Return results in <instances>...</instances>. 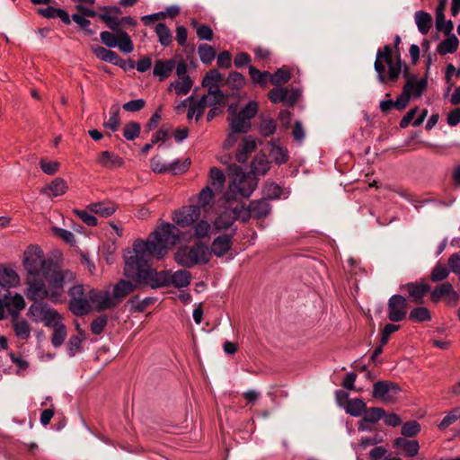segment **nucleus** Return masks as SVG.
Here are the masks:
<instances>
[{"instance_id": "obj_1", "label": "nucleus", "mask_w": 460, "mask_h": 460, "mask_svg": "<svg viewBox=\"0 0 460 460\" xmlns=\"http://www.w3.org/2000/svg\"><path fill=\"white\" fill-rule=\"evenodd\" d=\"M179 230L171 223L162 224L146 241L137 239L133 250L124 255V275L139 285L153 289L171 286V271H157L150 264L151 258L160 260L168 252V244L179 240Z\"/></svg>"}, {"instance_id": "obj_2", "label": "nucleus", "mask_w": 460, "mask_h": 460, "mask_svg": "<svg viewBox=\"0 0 460 460\" xmlns=\"http://www.w3.org/2000/svg\"><path fill=\"white\" fill-rule=\"evenodd\" d=\"M374 69L382 84H394L401 75V56H394V49L385 45L376 51Z\"/></svg>"}, {"instance_id": "obj_3", "label": "nucleus", "mask_w": 460, "mask_h": 460, "mask_svg": "<svg viewBox=\"0 0 460 460\" xmlns=\"http://www.w3.org/2000/svg\"><path fill=\"white\" fill-rule=\"evenodd\" d=\"M175 262L186 269L209 262L208 246L203 242H196L192 245L180 246L174 252Z\"/></svg>"}, {"instance_id": "obj_4", "label": "nucleus", "mask_w": 460, "mask_h": 460, "mask_svg": "<svg viewBox=\"0 0 460 460\" xmlns=\"http://www.w3.org/2000/svg\"><path fill=\"white\" fill-rule=\"evenodd\" d=\"M23 265L27 270V276H36L49 273L55 267L53 260H46L43 251L36 246L30 245L24 252Z\"/></svg>"}, {"instance_id": "obj_5", "label": "nucleus", "mask_w": 460, "mask_h": 460, "mask_svg": "<svg viewBox=\"0 0 460 460\" xmlns=\"http://www.w3.org/2000/svg\"><path fill=\"white\" fill-rule=\"evenodd\" d=\"M42 276L48 283L49 300L54 304L60 302V297L64 292V285L73 282L75 279L73 271L69 270H58L56 263L49 273L43 274Z\"/></svg>"}, {"instance_id": "obj_6", "label": "nucleus", "mask_w": 460, "mask_h": 460, "mask_svg": "<svg viewBox=\"0 0 460 460\" xmlns=\"http://www.w3.org/2000/svg\"><path fill=\"white\" fill-rule=\"evenodd\" d=\"M258 111V102L250 101L238 113L228 118L229 128H232L234 132L248 133L252 128L251 120L256 116Z\"/></svg>"}, {"instance_id": "obj_7", "label": "nucleus", "mask_w": 460, "mask_h": 460, "mask_svg": "<svg viewBox=\"0 0 460 460\" xmlns=\"http://www.w3.org/2000/svg\"><path fill=\"white\" fill-rule=\"evenodd\" d=\"M404 392L398 384L392 381H377L373 385L372 397L383 402L403 400Z\"/></svg>"}, {"instance_id": "obj_8", "label": "nucleus", "mask_w": 460, "mask_h": 460, "mask_svg": "<svg viewBox=\"0 0 460 460\" xmlns=\"http://www.w3.org/2000/svg\"><path fill=\"white\" fill-rule=\"evenodd\" d=\"M232 167L236 175L233 182L234 190L237 191L243 198H249L257 187V177L250 173H244L239 165L234 164ZM230 189H232V186H230Z\"/></svg>"}, {"instance_id": "obj_9", "label": "nucleus", "mask_w": 460, "mask_h": 460, "mask_svg": "<svg viewBox=\"0 0 460 460\" xmlns=\"http://www.w3.org/2000/svg\"><path fill=\"white\" fill-rule=\"evenodd\" d=\"M112 32L104 31L100 34L101 40L107 48L118 47L124 53H130L134 49L133 41L128 32L124 31Z\"/></svg>"}, {"instance_id": "obj_10", "label": "nucleus", "mask_w": 460, "mask_h": 460, "mask_svg": "<svg viewBox=\"0 0 460 460\" xmlns=\"http://www.w3.org/2000/svg\"><path fill=\"white\" fill-rule=\"evenodd\" d=\"M459 298V293L454 289L453 285L448 281L436 285L429 296V299L433 304H438L444 299L446 304L450 306H456L458 304Z\"/></svg>"}, {"instance_id": "obj_11", "label": "nucleus", "mask_w": 460, "mask_h": 460, "mask_svg": "<svg viewBox=\"0 0 460 460\" xmlns=\"http://www.w3.org/2000/svg\"><path fill=\"white\" fill-rule=\"evenodd\" d=\"M28 285L25 295L29 300L37 302L45 298H49V290L40 275L27 276Z\"/></svg>"}, {"instance_id": "obj_12", "label": "nucleus", "mask_w": 460, "mask_h": 460, "mask_svg": "<svg viewBox=\"0 0 460 460\" xmlns=\"http://www.w3.org/2000/svg\"><path fill=\"white\" fill-rule=\"evenodd\" d=\"M408 312V300L402 295H393L387 303V317L393 322L405 319Z\"/></svg>"}, {"instance_id": "obj_13", "label": "nucleus", "mask_w": 460, "mask_h": 460, "mask_svg": "<svg viewBox=\"0 0 460 460\" xmlns=\"http://www.w3.org/2000/svg\"><path fill=\"white\" fill-rule=\"evenodd\" d=\"M236 231V227L232 228L230 234H221L213 240L210 247H208L209 261L211 260L212 255L221 258L232 250L233 238L235 235Z\"/></svg>"}, {"instance_id": "obj_14", "label": "nucleus", "mask_w": 460, "mask_h": 460, "mask_svg": "<svg viewBox=\"0 0 460 460\" xmlns=\"http://www.w3.org/2000/svg\"><path fill=\"white\" fill-rule=\"evenodd\" d=\"M428 87V76L427 75L418 79L417 75L405 80V84L401 93L404 101L409 104L411 98H420Z\"/></svg>"}, {"instance_id": "obj_15", "label": "nucleus", "mask_w": 460, "mask_h": 460, "mask_svg": "<svg viewBox=\"0 0 460 460\" xmlns=\"http://www.w3.org/2000/svg\"><path fill=\"white\" fill-rule=\"evenodd\" d=\"M200 216L199 206H184L181 209L175 211L172 217L173 222L181 226L186 227L195 223Z\"/></svg>"}, {"instance_id": "obj_16", "label": "nucleus", "mask_w": 460, "mask_h": 460, "mask_svg": "<svg viewBox=\"0 0 460 460\" xmlns=\"http://www.w3.org/2000/svg\"><path fill=\"white\" fill-rule=\"evenodd\" d=\"M400 290L407 292L411 302L421 305L424 296L430 291V286L425 282H409L402 285Z\"/></svg>"}, {"instance_id": "obj_17", "label": "nucleus", "mask_w": 460, "mask_h": 460, "mask_svg": "<svg viewBox=\"0 0 460 460\" xmlns=\"http://www.w3.org/2000/svg\"><path fill=\"white\" fill-rule=\"evenodd\" d=\"M88 298L99 312L115 307V303L112 302L108 291L92 288L88 292Z\"/></svg>"}, {"instance_id": "obj_18", "label": "nucleus", "mask_w": 460, "mask_h": 460, "mask_svg": "<svg viewBox=\"0 0 460 460\" xmlns=\"http://www.w3.org/2000/svg\"><path fill=\"white\" fill-rule=\"evenodd\" d=\"M98 18L112 31H123L122 26L135 27L137 25V21L131 16H124L119 19L108 14H99Z\"/></svg>"}, {"instance_id": "obj_19", "label": "nucleus", "mask_w": 460, "mask_h": 460, "mask_svg": "<svg viewBox=\"0 0 460 460\" xmlns=\"http://www.w3.org/2000/svg\"><path fill=\"white\" fill-rule=\"evenodd\" d=\"M136 285L131 281L120 279L118 281L112 290V302L115 303V307L119 305L129 294L135 291Z\"/></svg>"}, {"instance_id": "obj_20", "label": "nucleus", "mask_w": 460, "mask_h": 460, "mask_svg": "<svg viewBox=\"0 0 460 460\" xmlns=\"http://www.w3.org/2000/svg\"><path fill=\"white\" fill-rule=\"evenodd\" d=\"M175 66L176 62L173 58L165 60L158 59L155 63L153 74L155 76H158L161 82L164 81L172 75Z\"/></svg>"}, {"instance_id": "obj_21", "label": "nucleus", "mask_w": 460, "mask_h": 460, "mask_svg": "<svg viewBox=\"0 0 460 460\" xmlns=\"http://www.w3.org/2000/svg\"><path fill=\"white\" fill-rule=\"evenodd\" d=\"M97 162L102 167L111 170L122 167L125 164L122 157L109 151L101 152L98 155Z\"/></svg>"}, {"instance_id": "obj_22", "label": "nucleus", "mask_w": 460, "mask_h": 460, "mask_svg": "<svg viewBox=\"0 0 460 460\" xmlns=\"http://www.w3.org/2000/svg\"><path fill=\"white\" fill-rule=\"evenodd\" d=\"M256 141L253 137L247 136L243 138L241 146L238 147L235 159L240 164L247 162L249 155L256 149Z\"/></svg>"}, {"instance_id": "obj_23", "label": "nucleus", "mask_w": 460, "mask_h": 460, "mask_svg": "<svg viewBox=\"0 0 460 460\" xmlns=\"http://www.w3.org/2000/svg\"><path fill=\"white\" fill-rule=\"evenodd\" d=\"M20 277L11 267L0 265V286L4 288H10L18 286Z\"/></svg>"}, {"instance_id": "obj_24", "label": "nucleus", "mask_w": 460, "mask_h": 460, "mask_svg": "<svg viewBox=\"0 0 460 460\" xmlns=\"http://www.w3.org/2000/svg\"><path fill=\"white\" fill-rule=\"evenodd\" d=\"M249 208L252 217L254 219L264 218L271 211V205L265 199L252 200Z\"/></svg>"}, {"instance_id": "obj_25", "label": "nucleus", "mask_w": 460, "mask_h": 460, "mask_svg": "<svg viewBox=\"0 0 460 460\" xmlns=\"http://www.w3.org/2000/svg\"><path fill=\"white\" fill-rule=\"evenodd\" d=\"M68 308L75 316H84L91 311L90 300L87 296L80 298H70Z\"/></svg>"}, {"instance_id": "obj_26", "label": "nucleus", "mask_w": 460, "mask_h": 460, "mask_svg": "<svg viewBox=\"0 0 460 460\" xmlns=\"http://www.w3.org/2000/svg\"><path fill=\"white\" fill-rule=\"evenodd\" d=\"M394 447L402 448L404 455L408 457H414L418 455L420 450L418 440H409L402 437L394 439Z\"/></svg>"}, {"instance_id": "obj_27", "label": "nucleus", "mask_w": 460, "mask_h": 460, "mask_svg": "<svg viewBox=\"0 0 460 460\" xmlns=\"http://www.w3.org/2000/svg\"><path fill=\"white\" fill-rule=\"evenodd\" d=\"M415 23L422 35H427L432 27V16L426 11H417L414 14Z\"/></svg>"}, {"instance_id": "obj_28", "label": "nucleus", "mask_w": 460, "mask_h": 460, "mask_svg": "<svg viewBox=\"0 0 460 460\" xmlns=\"http://www.w3.org/2000/svg\"><path fill=\"white\" fill-rule=\"evenodd\" d=\"M94 55L102 61L116 65L117 63H122V58L118 53L108 49L102 46H95L92 48Z\"/></svg>"}, {"instance_id": "obj_29", "label": "nucleus", "mask_w": 460, "mask_h": 460, "mask_svg": "<svg viewBox=\"0 0 460 460\" xmlns=\"http://www.w3.org/2000/svg\"><path fill=\"white\" fill-rule=\"evenodd\" d=\"M88 208L93 213L98 214L102 217H109L116 212L117 205L111 201L96 202L90 204Z\"/></svg>"}, {"instance_id": "obj_30", "label": "nucleus", "mask_w": 460, "mask_h": 460, "mask_svg": "<svg viewBox=\"0 0 460 460\" xmlns=\"http://www.w3.org/2000/svg\"><path fill=\"white\" fill-rule=\"evenodd\" d=\"M459 46V40L455 34H451L443 40L437 47V51L440 56L455 53Z\"/></svg>"}, {"instance_id": "obj_31", "label": "nucleus", "mask_w": 460, "mask_h": 460, "mask_svg": "<svg viewBox=\"0 0 460 460\" xmlns=\"http://www.w3.org/2000/svg\"><path fill=\"white\" fill-rule=\"evenodd\" d=\"M408 106L407 102L402 98V94L398 95L395 101L392 99L382 100L379 103V108L382 113L388 114L392 109L399 111H403Z\"/></svg>"}, {"instance_id": "obj_32", "label": "nucleus", "mask_w": 460, "mask_h": 460, "mask_svg": "<svg viewBox=\"0 0 460 460\" xmlns=\"http://www.w3.org/2000/svg\"><path fill=\"white\" fill-rule=\"evenodd\" d=\"M191 274L186 270H178L173 274L171 273V286L176 288L188 287L190 284Z\"/></svg>"}, {"instance_id": "obj_33", "label": "nucleus", "mask_w": 460, "mask_h": 460, "mask_svg": "<svg viewBox=\"0 0 460 460\" xmlns=\"http://www.w3.org/2000/svg\"><path fill=\"white\" fill-rule=\"evenodd\" d=\"M270 162L265 156H255L251 164L250 174L253 176L265 175L270 170Z\"/></svg>"}, {"instance_id": "obj_34", "label": "nucleus", "mask_w": 460, "mask_h": 460, "mask_svg": "<svg viewBox=\"0 0 460 460\" xmlns=\"http://www.w3.org/2000/svg\"><path fill=\"white\" fill-rule=\"evenodd\" d=\"M66 181L62 178H55L46 188L45 192L49 196L58 197L66 193L67 190Z\"/></svg>"}, {"instance_id": "obj_35", "label": "nucleus", "mask_w": 460, "mask_h": 460, "mask_svg": "<svg viewBox=\"0 0 460 460\" xmlns=\"http://www.w3.org/2000/svg\"><path fill=\"white\" fill-rule=\"evenodd\" d=\"M385 416V410L379 407L366 408L358 429H365L364 422L376 423Z\"/></svg>"}, {"instance_id": "obj_36", "label": "nucleus", "mask_w": 460, "mask_h": 460, "mask_svg": "<svg viewBox=\"0 0 460 460\" xmlns=\"http://www.w3.org/2000/svg\"><path fill=\"white\" fill-rule=\"evenodd\" d=\"M249 75L253 84H259L261 87H266L270 83V73L268 71H260L255 66H249Z\"/></svg>"}, {"instance_id": "obj_37", "label": "nucleus", "mask_w": 460, "mask_h": 460, "mask_svg": "<svg viewBox=\"0 0 460 460\" xmlns=\"http://www.w3.org/2000/svg\"><path fill=\"white\" fill-rule=\"evenodd\" d=\"M408 319L413 323L429 322L431 320V313L425 306H417L410 312Z\"/></svg>"}, {"instance_id": "obj_38", "label": "nucleus", "mask_w": 460, "mask_h": 460, "mask_svg": "<svg viewBox=\"0 0 460 460\" xmlns=\"http://www.w3.org/2000/svg\"><path fill=\"white\" fill-rule=\"evenodd\" d=\"M291 78V71L290 69L283 66L280 68H278L274 74H270V84L276 86H279L288 83Z\"/></svg>"}, {"instance_id": "obj_39", "label": "nucleus", "mask_w": 460, "mask_h": 460, "mask_svg": "<svg viewBox=\"0 0 460 460\" xmlns=\"http://www.w3.org/2000/svg\"><path fill=\"white\" fill-rule=\"evenodd\" d=\"M190 25L196 29L199 40H211L213 39L214 34L210 26L199 23L196 19H191Z\"/></svg>"}, {"instance_id": "obj_40", "label": "nucleus", "mask_w": 460, "mask_h": 460, "mask_svg": "<svg viewBox=\"0 0 460 460\" xmlns=\"http://www.w3.org/2000/svg\"><path fill=\"white\" fill-rule=\"evenodd\" d=\"M155 33L158 37L160 44L164 47H168L172 41V36L170 29L165 23L159 22L155 26Z\"/></svg>"}, {"instance_id": "obj_41", "label": "nucleus", "mask_w": 460, "mask_h": 460, "mask_svg": "<svg viewBox=\"0 0 460 460\" xmlns=\"http://www.w3.org/2000/svg\"><path fill=\"white\" fill-rule=\"evenodd\" d=\"M15 336L23 341H27L31 336V325L25 319H21L19 323H13L12 326Z\"/></svg>"}, {"instance_id": "obj_42", "label": "nucleus", "mask_w": 460, "mask_h": 460, "mask_svg": "<svg viewBox=\"0 0 460 460\" xmlns=\"http://www.w3.org/2000/svg\"><path fill=\"white\" fill-rule=\"evenodd\" d=\"M282 194V188L276 182L267 181L263 187V195L262 199H265L267 201L272 199H278L280 198Z\"/></svg>"}, {"instance_id": "obj_43", "label": "nucleus", "mask_w": 460, "mask_h": 460, "mask_svg": "<svg viewBox=\"0 0 460 460\" xmlns=\"http://www.w3.org/2000/svg\"><path fill=\"white\" fill-rule=\"evenodd\" d=\"M449 273L450 270L448 269V267L445 264L438 262L432 269L429 275V279L435 283L440 282L445 280L448 277Z\"/></svg>"}, {"instance_id": "obj_44", "label": "nucleus", "mask_w": 460, "mask_h": 460, "mask_svg": "<svg viewBox=\"0 0 460 460\" xmlns=\"http://www.w3.org/2000/svg\"><path fill=\"white\" fill-rule=\"evenodd\" d=\"M198 53L201 62L205 65L210 64L216 58L215 49L207 43L199 46Z\"/></svg>"}, {"instance_id": "obj_45", "label": "nucleus", "mask_w": 460, "mask_h": 460, "mask_svg": "<svg viewBox=\"0 0 460 460\" xmlns=\"http://www.w3.org/2000/svg\"><path fill=\"white\" fill-rule=\"evenodd\" d=\"M258 129L263 137H269L276 132L277 122L272 118H263Z\"/></svg>"}, {"instance_id": "obj_46", "label": "nucleus", "mask_w": 460, "mask_h": 460, "mask_svg": "<svg viewBox=\"0 0 460 460\" xmlns=\"http://www.w3.org/2000/svg\"><path fill=\"white\" fill-rule=\"evenodd\" d=\"M190 166V158H186L182 162L177 159L171 164H167V172H170L173 175L182 174L189 170Z\"/></svg>"}, {"instance_id": "obj_47", "label": "nucleus", "mask_w": 460, "mask_h": 460, "mask_svg": "<svg viewBox=\"0 0 460 460\" xmlns=\"http://www.w3.org/2000/svg\"><path fill=\"white\" fill-rule=\"evenodd\" d=\"M111 117L108 121L103 123V127L106 128H110L111 131L115 132L118 130L120 119H119V107L117 104H114L110 109Z\"/></svg>"}, {"instance_id": "obj_48", "label": "nucleus", "mask_w": 460, "mask_h": 460, "mask_svg": "<svg viewBox=\"0 0 460 460\" xmlns=\"http://www.w3.org/2000/svg\"><path fill=\"white\" fill-rule=\"evenodd\" d=\"M232 209L224 211L215 221V226L218 230H226L231 228L234 222L233 217Z\"/></svg>"}, {"instance_id": "obj_49", "label": "nucleus", "mask_w": 460, "mask_h": 460, "mask_svg": "<svg viewBox=\"0 0 460 460\" xmlns=\"http://www.w3.org/2000/svg\"><path fill=\"white\" fill-rule=\"evenodd\" d=\"M46 308V304H38L35 302L29 307L27 316L30 317L34 323H40L42 321Z\"/></svg>"}, {"instance_id": "obj_50", "label": "nucleus", "mask_w": 460, "mask_h": 460, "mask_svg": "<svg viewBox=\"0 0 460 460\" xmlns=\"http://www.w3.org/2000/svg\"><path fill=\"white\" fill-rule=\"evenodd\" d=\"M141 131V125L137 121H129L123 128V137L127 140H134L138 137Z\"/></svg>"}, {"instance_id": "obj_51", "label": "nucleus", "mask_w": 460, "mask_h": 460, "mask_svg": "<svg viewBox=\"0 0 460 460\" xmlns=\"http://www.w3.org/2000/svg\"><path fill=\"white\" fill-rule=\"evenodd\" d=\"M181 79V81H175L172 83L171 85L174 88L176 94L185 95L190 91L193 83L190 76H185Z\"/></svg>"}, {"instance_id": "obj_52", "label": "nucleus", "mask_w": 460, "mask_h": 460, "mask_svg": "<svg viewBox=\"0 0 460 460\" xmlns=\"http://www.w3.org/2000/svg\"><path fill=\"white\" fill-rule=\"evenodd\" d=\"M245 83L243 75L237 71L231 72L226 78V84L234 90H241Z\"/></svg>"}, {"instance_id": "obj_53", "label": "nucleus", "mask_w": 460, "mask_h": 460, "mask_svg": "<svg viewBox=\"0 0 460 460\" xmlns=\"http://www.w3.org/2000/svg\"><path fill=\"white\" fill-rule=\"evenodd\" d=\"M235 220H240L243 223H246L252 217L250 208H245L243 204H238L232 209Z\"/></svg>"}, {"instance_id": "obj_54", "label": "nucleus", "mask_w": 460, "mask_h": 460, "mask_svg": "<svg viewBox=\"0 0 460 460\" xmlns=\"http://www.w3.org/2000/svg\"><path fill=\"white\" fill-rule=\"evenodd\" d=\"M223 79V75L217 69H210L204 76L202 85L208 88L211 85H218L217 83L221 82Z\"/></svg>"}, {"instance_id": "obj_55", "label": "nucleus", "mask_w": 460, "mask_h": 460, "mask_svg": "<svg viewBox=\"0 0 460 460\" xmlns=\"http://www.w3.org/2000/svg\"><path fill=\"white\" fill-rule=\"evenodd\" d=\"M420 429V424L417 420H410L402 424L401 433L404 437H415Z\"/></svg>"}, {"instance_id": "obj_56", "label": "nucleus", "mask_w": 460, "mask_h": 460, "mask_svg": "<svg viewBox=\"0 0 460 460\" xmlns=\"http://www.w3.org/2000/svg\"><path fill=\"white\" fill-rule=\"evenodd\" d=\"M66 336V328L65 324L59 323V325L54 327V332L51 337V343L54 347H59L64 342Z\"/></svg>"}, {"instance_id": "obj_57", "label": "nucleus", "mask_w": 460, "mask_h": 460, "mask_svg": "<svg viewBox=\"0 0 460 460\" xmlns=\"http://www.w3.org/2000/svg\"><path fill=\"white\" fill-rule=\"evenodd\" d=\"M59 319H60L59 314L56 310H54L47 305V308L45 310V313H44V315H43V318L41 321V322H44L45 326H47V327L58 326V325H59V323L58 322V320H59Z\"/></svg>"}, {"instance_id": "obj_58", "label": "nucleus", "mask_w": 460, "mask_h": 460, "mask_svg": "<svg viewBox=\"0 0 460 460\" xmlns=\"http://www.w3.org/2000/svg\"><path fill=\"white\" fill-rule=\"evenodd\" d=\"M108 323V317L104 314L99 315L94 318L91 324L90 329L93 334L100 335L105 329Z\"/></svg>"}, {"instance_id": "obj_59", "label": "nucleus", "mask_w": 460, "mask_h": 460, "mask_svg": "<svg viewBox=\"0 0 460 460\" xmlns=\"http://www.w3.org/2000/svg\"><path fill=\"white\" fill-rule=\"evenodd\" d=\"M287 88L274 87L268 93L269 100L273 103L284 102L286 104Z\"/></svg>"}, {"instance_id": "obj_60", "label": "nucleus", "mask_w": 460, "mask_h": 460, "mask_svg": "<svg viewBox=\"0 0 460 460\" xmlns=\"http://www.w3.org/2000/svg\"><path fill=\"white\" fill-rule=\"evenodd\" d=\"M208 94L213 97L212 102L209 103L210 105H224L226 103V96L219 89L218 85H211L208 88Z\"/></svg>"}, {"instance_id": "obj_61", "label": "nucleus", "mask_w": 460, "mask_h": 460, "mask_svg": "<svg viewBox=\"0 0 460 460\" xmlns=\"http://www.w3.org/2000/svg\"><path fill=\"white\" fill-rule=\"evenodd\" d=\"M214 197L213 190L210 187L206 186L203 188L198 195V204L196 206H199L200 208H206V206L209 205Z\"/></svg>"}, {"instance_id": "obj_62", "label": "nucleus", "mask_w": 460, "mask_h": 460, "mask_svg": "<svg viewBox=\"0 0 460 460\" xmlns=\"http://www.w3.org/2000/svg\"><path fill=\"white\" fill-rule=\"evenodd\" d=\"M457 420H460V407L454 409L447 416H445L438 424V428L441 430H444Z\"/></svg>"}, {"instance_id": "obj_63", "label": "nucleus", "mask_w": 460, "mask_h": 460, "mask_svg": "<svg viewBox=\"0 0 460 460\" xmlns=\"http://www.w3.org/2000/svg\"><path fill=\"white\" fill-rule=\"evenodd\" d=\"M83 338L78 335H72L66 344L67 351L70 357H74L77 352L81 351V343Z\"/></svg>"}, {"instance_id": "obj_64", "label": "nucleus", "mask_w": 460, "mask_h": 460, "mask_svg": "<svg viewBox=\"0 0 460 460\" xmlns=\"http://www.w3.org/2000/svg\"><path fill=\"white\" fill-rule=\"evenodd\" d=\"M194 236L198 239H202L208 235L211 226L205 220H199L193 227Z\"/></svg>"}]
</instances>
